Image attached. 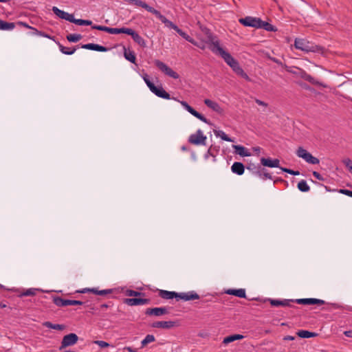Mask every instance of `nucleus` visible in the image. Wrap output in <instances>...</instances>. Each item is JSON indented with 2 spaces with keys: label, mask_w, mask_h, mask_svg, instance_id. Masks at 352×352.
Listing matches in <instances>:
<instances>
[{
  "label": "nucleus",
  "mask_w": 352,
  "mask_h": 352,
  "mask_svg": "<svg viewBox=\"0 0 352 352\" xmlns=\"http://www.w3.org/2000/svg\"><path fill=\"white\" fill-rule=\"evenodd\" d=\"M91 28L94 30H98L100 31H104L112 34H126L128 35L131 36L133 41L138 43L141 47H144L146 46V42L144 39L139 35L136 32L133 30L128 28H109L107 26L98 25H94L91 26Z\"/></svg>",
  "instance_id": "obj_1"
},
{
  "label": "nucleus",
  "mask_w": 352,
  "mask_h": 352,
  "mask_svg": "<svg viewBox=\"0 0 352 352\" xmlns=\"http://www.w3.org/2000/svg\"><path fill=\"white\" fill-rule=\"evenodd\" d=\"M159 296L162 298L166 300H170L175 298L177 299V300H183L184 301L197 300L200 298L199 295H198L195 291L177 293L175 292H169L160 289L159 291Z\"/></svg>",
  "instance_id": "obj_2"
},
{
  "label": "nucleus",
  "mask_w": 352,
  "mask_h": 352,
  "mask_svg": "<svg viewBox=\"0 0 352 352\" xmlns=\"http://www.w3.org/2000/svg\"><path fill=\"white\" fill-rule=\"evenodd\" d=\"M294 47L305 52H320L322 50V47L315 45L307 39L299 38L295 39Z\"/></svg>",
  "instance_id": "obj_3"
},
{
  "label": "nucleus",
  "mask_w": 352,
  "mask_h": 352,
  "mask_svg": "<svg viewBox=\"0 0 352 352\" xmlns=\"http://www.w3.org/2000/svg\"><path fill=\"white\" fill-rule=\"evenodd\" d=\"M296 154L298 157L303 159L306 162L310 164H318L320 162V160L317 157L313 156L309 152L301 146L298 148Z\"/></svg>",
  "instance_id": "obj_4"
},
{
  "label": "nucleus",
  "mask_w": 352,
  "mask_h": 352,
  "mask_svg": "<svg viewBox=\"0 0 352 352\" xmlns=\"http://www.w3.org/2000/svg\"><path fill=\"white\" fill-rule=\"evenodd\" d=\"M173 100L178 101L180 102V104L182 105V107L188 111L190 114L200 120L201 121L208 124H210V121L208 120L206 118H205L202 114L195 110L191 106H190L185 101H179V100H177L175 98H173Z\"/></svg>",
  "instance_id": "obj_5"
},
{
  "label": "nucleus",
  "mask_w": 352,
  "mask_h": 352,
  "mask_svg": "<svg viewBox=\"0 0 352 352\" xmlns=\"http://www.w3.org/2000/svg\"><path fill=\"white\" fill-rule=\"evenodd\" d=\"M155 66L163 73H164L166 75L174 78L177 79L179 78V74L173 71L170 67H169L168 65H166L163 62L156 60L155 61Z\"/></svg>",
  "instance_id": "obj_6"
},
{
  "label": "nucleus",
  "mask_w": 352,
  "mask_h": 352,
  "mask_svg": "<svg viewBox=\"0 0 352 352\" xmlns=\"http://www.w3.org/2000/svg\"><path fill=\"white\" fill-rule=\"evenodd\" d=\"M206 43L210 44L209 48L214 54H217L219 52L217 49H222L219 45V40L209 31L206 32Z\"/></svg>",
  "instance_id": "obj_7"
},
{
  "label": "nucleus",
  "mask_w": 352,
  "mask_h": 352,
  "mask_svg": "<svg viewBox=\"0 0 352 352\" xmlns=\"http://www.w3.org/2000/svg\"><path fill=\"white\" fill-rule=\"evenodd\" d=\"M206 136L203 134L201 129H198L195 133L191 134L188 142L195 145H206Z\"/></svg>",
  "instance_id": "obj_8"
},
{
  "label": "nucleus",
  "mask_w": 352,
  "mask_h": 352,
  "mask_svg": "<svg viewBox=\"0 0 352 352\" xmlns=\"http://www.w3.org/2000/svg\"><path fill=\"white\" fill-rule=\"evenodd\" d=\"M52 300L53 302L58 307L82 305L84 304V302L80 300L63 299L60 296H54Z\"/></svg>",
  "instance_id": "obj_9"
},
{
  "label": "nucleus",
  "mask_w": 352,
  "mask_h": 352,
  "mask_svg": "<svg viewBox=\"0 0 352 352\" xmlns=\"http://www.w3.org/2000/svg\"><path fill=\"white\" fill-rule=\"evenodd\" d=\"M78 340V337L76 333H71L65 336L62 340L60 350L69 346L74 345Z\"/></svg>",
  "instance_id": "obj_10"
},
{
  "label": "nucleus",
  "mask_w": 352,
  "mask_h": 352,
  "mask_svg": "<svg viewBox=\"0 0 352 352\" xmlns=\"http://www.w3.org/2000/svg\"><path fill=\"white\" fill-rule=\"evenodd\" d=\"M260 18L246 16L245 18H241L239 19V22L246 27H252L258 28L260 26Z\"/></svg>",
  "instance_id": "obj_11"
},
{
  "label": "nucleus",
  "mask_w": 352,
  "mask_h": 352,
  "mask_svg": "<svg viewBox=\"0 0 352 352\" xmlns=\"http://www.w3.org/2000/svg\"><path fill=\"white\" fill-rule=\"evenodd\" d=\"M151 13L155 15V16L159 19L166 27H168L174 30L177 29V26L175 25L173 22L167 19L164 15H162L158 10L153 8L151 10Z\"/></svg>",
  "instance_id": "obj_12"
},
{
  "label": "nucleus",
  "mask_w": 352,
  "mask_h": 352,
  "mask_svg": "<svg viewBox=\"0 0 352 352\" xmlns=\"http://www.w3.org/2000/svg\"><path fill=\"white\" fill-rule=\"evenodd\" d=\"M217 50L219 52L217 54L219 55L230 67L238 63V61L234 59L230 53L226 52L223 48Z\"/></svg>",
  "instance_id": "obj_13"
},
{
  "label": "nucleus",
  "mask_w": 352,
  "mask_h": 352,
  "mask_svg": "<svg viewBox=\"0 0 352 352\" xmlns=\"http://www.w3.org/2000/svg\"><path fill=\"white\" fill-rule=\"evenodd\" d=\"M168 308L166 307L148 308L146 309L145 314L148 316H160L168 314Z\"/></svg>",
  "instance_id": "obj_14"
},
{
  "label": "nucleus",
  "mask_w": 352,
  "mask_h": 352,
  "mask_svg": "<svg viewBox=\"0 0 352 352\" xmlns=\"http://www.w3.org/2000/svg\"><path fill=\"white\" fill-rule=\"evenodd\" d=\"M294 302H296L300 305H325L326 302L323 300L317 299V298H299L294 300Z\"/></svg>",
  "instance_id": "obj_15"
},
{
  "label": "nucleus",
  "mask_w": 352,
  "mask_h": 352,
  "mask_svg": "<svg viewBox=\"0 0 352 352\" xmlns=\"http://www.w3.org/2000/svg\"><path fill=\"white\" fill-rule=\"evenodd\" d=\"M270 302V305L272 307H292V303L294 302V299H284V300H278V299H268Z\"/></svg>",
  "instance_id": "obj_16"
},
{
  "label": "nucleus",
  "mask_w": 352,
  "mask_h": 352,
  "mask_svg": "<svg viewBox=\"0 0 352 352\" xmlns=\"http://www.w3.org/2000/svg\"><path fill=\"white\" fill-rule=\"evenodd\" d=\"M150 300L148 298H126L124 302L129 306H136L148 304Z\"/></svg>",
  "instance_id": "obj_17"
},
{
  "label": "nucleus",
  "mask_w": 352,
  "mask_h": 352,
  "mask_svg": "<svg viewBox=\"0 0 352 352\" xmlns=\"http://www.w3.org/2000/svg\"><path fill=\"white\" fill-rule=\"evenodd\" d=\"M298 76L301 78L309 82L312 85L325 87L321 82H320L318 80L315 79L314 77H312L311 75L308 74L305 71H304L302 69H299Z\"/></svg>",
  "instance_id": "obj_18"
},
{
  "label": "nucleus",
  "mask_w": 352,
  "mask_h": 352,
  "mask_svg": "<svg viewBox=\"0 0 352 352\" xmlns=\"http://www.w3.org/2000/svg\"><path fill=\"white\" fill-rule=\"evenodd\" d=\"M151 91L160 98L167 100L170 99V94L167 93L162 86L157 87L154 85L151 87Z\"/></svg>",
  "instance_id": "obj_19"
},
{
  "label": "nucleus",
  "mask_w": 352,
  "mask_h": 352,
  "mask_svg": "<svg viewBox=\"0 0 352 352\" xmlns=\"http://www.w3.org/2000/svg\"><path fill=\"white\" fill-rule=\"evenodd\" d=\"M254 168L256 170L253 171V174L259 178L265 180L267 179H272L271 175L266 172V170L264 168H262L261 166H254Z\"/></svg>",
  "instance_id": "obj_20"
},
{
  "label": "nucleus",
  "mask_w": 352,
  "mask_h": 352,
  "mask_svg": "<svg viewBox=\"0 0 352 352\" xmlns=\"http://www.w3.org/2000/svg\"><path fill=\"white\" fill-rule=\"evenodd\" d=\"M52 10L53 12L59 18L71 22L73 14H69L63 10H61L56 6L52 7Z\"/></svg>",
  "instance_id": "obj_21"
},
{
  "label": "nucleus",
  "mask_w": 352,
  "mask_h": 352,
  "mask_svg": "<svg viewBox=\"0 0 352 352\" xmlns=\"http://www.w3.org/2000/svg\"><path fill=\"white\" fill-rule=\"evenodd\" d=\"M175 326V322L173 321H157L151 324L153 328L170 329Z\"/></svg>",
  "instance_id": "obj_22"
},
{
  "label": "nucleus",
  "mask_w": 352,
  "mask_h": 352,
  "mask_svg": "<svg viewBox=\"0 0 352 352\" xmlns=\"http://www.w3.org/2000/svg\"><path fill=\"white\" fill-rule=\"evenodd\" d=\"M280 161L278 159L271 160L270 158L262 157L261 159V164L264 166L270 168H278Z\"/></svg>",
  "instance_id": "obj_23"
},
{
  "label": "nucleus",
  "mask_w": 352,
  "mask_h": 352,
  "mask_svg": "<svg viewBox=\"0 0 352 352\" xmlns=\"http://www.w3.org/2000/svg\"><path fill=\"white\" fill-rule=\"evenodd\" d=\"M232 148L234 149V153L242 157L251 156V153L248 148L241 145H232Z\"/></svg>",
  "instance_id": "obj_24"
},
{
  "label": "nucleus",
  "mask_w": 352,
  "mask_h": 352,
  "mask_svg": "<svg viewBox=\"0 0 352 352\" xmlns=\"http://www.w3.org/2000/svg\"><path fill=\"white\" fill-rule=\"evenodd\" d=\"M87 292H91L94 294L100 295V296H104L112 293V289H102V290H98L96 288H86L80 291V293H85Z\"/></svg>",
  "instance_id": "obj_25"
},
{
  "label": "nucleus",
  "mask_w": 352,
  "mask_h": 352,
  "mask_svg": "<svg viewBox=\"0 0 352 352\" xmlns=\"http://www.w3.org/2000/svg\"><path fill=\"white\" fill-rule=\"evenodd\" d=\"M82 48L98 52H107L108 50L107 47L95 43H87L82 45Z\"/></svg>",
  "instance_id": "obj_26"
},
{
  "label": "nucleus",
  "mask_w": 352,
  "mask_h": 352,
  "mask_svg": "<svg viewBox=\"0 0 352 352\" xmlns=\"http://www.w3.org/2000/svg\"><path fill=\"white\" fill-rule=\"evenodd\" d=\"M204 104L209 108L212 109L213 111L221 113L222 112V109L221 108L220 105L210 99H205L204 100Z\"/></svg>",
  "instance_id": "obj_27"
},
{
  "label": "nucleus",
  "mask_w": 352,
  "mask_h": 352,
  "mask_svg": "<svg viewBox=\"0 0 352 352\" xmlns=\"http://www.w3.org/2000/svg\"><path fill=\"white\" fill-rule=\"evenodd\" d=\"M231 170H232V173H234L238 175H241L244 173L245 167L241 162H234L232 165Z\"/></svg>",
  "instance_id": "obj_28"
},
{
  "label": "nucleus",
  "mask_w": 352,
  "mask_h": 352,
  "mask_svg": "<svg viewBox=\"0 0 352 352\" xmlns=\"http://www.w3.org/2000/svg\"><path fill=\"white\" fill-rule=\"evenodd\" d=\"M227 294L233 295L239 298H245V289H229L226 291Z\"/></svg>",
  "instance_id": "obj_29"
},
{
  "label": "nucleus",
  "mask_w": 352,
  "mask_h": 352,
  "mask_svg": "<svg viewBox=\"0 0 352 352\" xmlns=\"http://www.w3.org/2000/svg\"><path fill=\"white\" fill-rule=\"evenodd\" d=\"M244 338V336L243 335H241V334H234V335H231V336H229L228 337H226L223 340V343L224 344H228L230 342H232L234 341H236V340H241Z\"/></svg>",
  "instance_id": "obj_30"
},
{
  "label": "nucleus",
  "mask_w": 352,
  "mask_h": 352,
  "mask_svg": "<svg viewBox=\"0 0 352 352\" xmlns=\"http://www.w3.org/2000/svg\"><path fill=\"white\" fill-rule=\"evenodd\" d=\"M14 28V23L7 22L0 19V30H12Z\"/></svg>",
  "instance_id": "obj_31"
},
{
  "label": "nucleus",
  "mask_w": 352,
  "mask_h": 352,
  "mask_svg": "<svg viewBox=\"0 0 352 352\" xmlns=\"http://www.w3.org/2000/svg\"><path fill=\"white\" fill-rule=\"evenodd\" d=\"M260 22L258 28H263L269 32H276L277 30L274 25L267 22L263 21L261 19H260Z\"/></svg>",
  "instance_id": "obj_32"
},
{
  "label": "nucleus",
  "mask_w": 352,
  "mask_h": 352,
  "mask_svg": "<svg viewBox=\"0 0 352 352\" xmlns=\"http://www.w3.org/2000/svg\"><path fill=\"white\" fill-rule=\"evenodd\" d=\"M297 335L302 338H309L316 336V333L307 330H300L297 332Z\"/></svg>",
  "instance_id": "obj_33"
},
{
  "label": "nucleus",
  "mask_w": 352,
  "mask_h": 352,
  "mask_svg": "<svg viewBox=\"0 0 352 352\" xmlns=\"http://www.w3.org/2000/svg\"><path fill=\"white\" fill-rule=\"evenodd\" d=\"M214 133L217 137L221 138L223 140L227 142H234V140L229 138L223 131L214 130Z\"/></svg>",
  "instance_id": "obj_34"
},
{
  "label": "nucleus",
  "mask_w": 352,
  "mask_h": 352,
  "mask_svg": "<svg viewBox=\"0 0 352 352\" xmlns=\"http://www.w3.org/2000/svg\"><path fill=\"white\" fill-rule=\"evenodd\" d=\"M71 23H74L78 25H91L92 21L90 20H85V19H76L74 16L71 20Z\"/></svg>",
  "instance_id": "obj_35"
},
{
  "label": "nucleus",
  "mask_w": 352,
  "mask_h": 352,
  "mask_svg": "<svg viewBox=\"0 0 352 352\" xmlns=\"http://www.w3.org/2000/svg\"><path fill=\"white\" fill-rule=\"evenodd\" d=\"M37 291H38V289L30 288V289H28L25 290L24 292L21 293L20 294H19V297H23V296H35Z\"/></svg>",
  "instance_id": "obj_36"
},
{
  "label": "nucleus",
  "mask_w": 352,
  "mask_h": 352,
  "mask_svg": "<svg viewBox=\"0 0 352 352\" xmlns=\"http://www.w3.org/2000/svg\"><path fill=\"white\" fill-rule=\"evenodd\" d=\"M298 188L301 192H308L310 190V187L307 184L306 181L303 180V179L298 182Z\"/></svg>",
  "instance_id": "obj_37"
},
{
  "label": "nucleus",
  "mask_w": 352,
  "mask_h": 352,
  "mask_svg": "<svg viewBox=\"0 0 352 352\" xmlns=\"http://www.w3.org/2000/svg\"><path fill=\"white\" fill-rule=\"evenodd\" d=\"M124 57L126 60L130 61L131 63H135L136 58L135 53L132 51H126L125 50L124 53Z\"/></svg>",
  "instance_id": "obj_38"
},
{
  "label": "nucleus",
  "mask_w": 352,
  "mask_h": 352,
  "mask_svg": "<svg viewBox=\"0 0 352 352\" xmlns=\"http://www.w3.org/2000/svg\"><path fill=\"white\" fill-rule=\"evenodd\" d=\"M82 35L78 34H70L67 36V39L69 42L76 43L82 38Z\"/></svg>",
  "instance_id": "obj_39"
},
{
  "label": "nucleus",
  "mask_w": 352,
  "mask_h": 352,
  "mask_svg": "<svg viewBox=\"0 0 352 352\" xmlns=\"http://www.w3.org/2000/svg\"><path fill=\"white\" fill-rule=\"evenodd\" d=\"M44 326L47 327V328H50V329H56V330H59V331H61L64 329V326L62 325V324H52V322H45L44 323Z\"/></svg>",
  "instance_id": "obj_40"
},
{
  "label": "nucleus",
  "mask_w": 352,
  "mask_h": 352,
  "mask_svg": "<svg viewBox=\"0 0 352 352\" xmlns=\"http://www.w3.org/2000/svg\"><path fill=\"white\" fill-rule=\"evenodd\" d=\"M175 31L182 37L184 38V39H186V41H188V42H190V43H194L193 42V38H191L190 36H188L186 32H184V31H182L181 29H179L178 27H177V29L175 30Z\"/></svg>",
  "instance_id": "obj_41"
},
{
  "label": "nucleus",
  "mask_w": 352,
  "mask_h": 352,
  "mask_svg": "<svg viewBox=\"0 0 352 352\" xmlns=\"http://www.w3.org/2000/svg\"><path fill=\"white\" fill-rule=\"evenodd\" d=\"M59 48L62 53L67 55L73 54L76 51L75 48H67L60 44H59Z\"/></svg>",
  "instance_id": "obj_42"
},
{
  "label": "nucleus",
  "mask_w": 352,
  "mask_h": 352,
  "mask_svg": "<svg viewBox=\"0 0 352 352\" xmlns=\"http://www.w3.org/2000/svg\"><path fill=\"white\" fill-rule=\"evenodd\" d=\"M155 340L154 336L153 335H147L145 338L142 341V346H146L147 344L153 342Z\"/></svg>",
  "instance_id": "obj_43"
},
{
  "label": "nucleus",
  "mask_w": 352,
  "mask_h": 352,
  "mask_svg": "<svg viewBox=\"0 0 352 352\" xmlns=\"http://www.w3.org/2000/svg\"><path fill=\"white\" fill-rule=\"evenodd\" d=\"M238 76H241V78L245 79L247 81H251L250 78L248 76V75L244 72V70L242 69V67L240 68L239 71L236 73Z\"/></svg>",
  "instance_id": "obj_44"
},
{
  "label": "nucleus",
  "mask_w": 352,
  "mask_h": 352,
  "mask_svg": "<svg viewBox=\"0 0 352 352\" xmlns=\"http://www.w3.org/2000/svg\"><path fill=\"white\" fill-rule=\"evenodd\" d=\"M343 164L349 168V171L352 173V161L349 158L344 159Z\"/></svg>",
  "instance_id": "obj_45"
},
{
  "label": "nucleus",
  "mask_w": 352,
  "mask_h": 352,
  "mask_svg": "<svg viewBox=\"0 0 352 352\" xmlns=\"http://www.w3.org/2000/svg\"><path fill=\"white\" fill-rule=\"evenodd\" d=\"M94 342V344L99 346L100 348H106L110 346V344L108 342L102 340H96Z\"/></svg>",
  "instance_id": "obj_46"
},
{
  "label": "nucleus",
  "mask_w": 352,
  "mask_h": 352,
  "mask_svg": "<svg viewBox=\"0 0 352 352\" xmlns=\"http://www.w3.org/2000/svg\"><path fill=\"white\" fill-rule=\"evenodd\" d=\"M31 30L33 31L32 32V34H35V35H39V36H44V37H47V38H50L47 34H46L44 32H42L41 31H38V30H36V28H31Z\"/></svg>",
  "instance_id": "obj_47"
},
{
  "label": "nucleus",
  "mask_w": 352,
  "mask_h": 352,
  "mask_svg": "<svg viewBox=\"0 0 352 352\" xmlns=\"http://www.w3.org/2000/svg\"><path fill=\"white\" fill-rule=\"evenodd\" d=\"M126 294L129 296H138L142 295V294L139 292H136L134 290L129 289L126 291Z\"/></svg>",
  "instance_id": "obj_48"
},
{
  "label": "nucleus",
  "mask_w": 352,
  "mask_h": 352,
  "mask_svg": "<svg viewBox=\"0 0 352 352\" xmlns=\"http://www.w3.org/2000/svg\"><path fill=\"white\" fill-rule=\"evenodd\" d=\"M282 171L287 173L289 174L293 175H298L300 174L299 171L297 170H293L292 169H289L287 168H280Z\"/></svg>",
  "instance_id": "obj_49"
},
{
  "label": "nucleus",
  "mask_w": 352,
  "mask_h": 352,
  "mask_svg": "<svg viewBox=\"0 0 352 352\" xmlns=\"http://www.w3.org/2000/svg\"><path fill=\"white\" fill-rule=\"evenodd\" d=\"M143 79L146 84V85L148 87L149 89H151V87H153L155 85L150 80L148 76L147 75H145L143 77Z\"/></svg>",
  "instance_id": "obj_50"
},
{
  "label": "nucleus",
  "mask_w": 352,
  "mask_h": 352,
  "mask_svg": "<svg viewBox=\"0 0 352 352\" xmlns=\"http://www.w3.org/2000/svg\"><path fill=\"white\" fill-rule=\"evenodd\" d=\"M339 192L352 197V190L347 189H340Z\"/></svg>",
  "instance_id": "obj_51"
},
{
  "label": "nucleus",
  "mask_w": 352,
  "mask_h": 352,
  "mask_svg": "<svg viewBox=\"0 0 352 352\" xmlns=\"http://www.w3.org/2000/svg\"><path fill=\"white\" fill-rule=\"evenodd\" d=\"M313 175L318 180L320 181H324V177L318 172L316 171H314L313 172Z\"/></svg>",
  "instance_id": "obj_52"
},
{
  "label": "nucleus",
  "mask_w": 352,
  "mask_h": 352,
  "mask_svg": "<svg viewBox=\"0 0 352 352\" xmlns=\"http://www.w3.org/2000/svg\"><path fill=\"white\" fill-rule=\"evenodd\" d=\"M193 42L194 43H192V45L198 47L199 48L201 49V50H204L206 48V45L201 43H198L197 41H195L194 39H193Z\"/></svg>",
  "instance_id": "obj_53"
},
{
  "label": "nucleus",
  "mask_w": 352,
  "mask_h": 352,
  "mask_svg": "<svg viewBox=\"0 0 352 352\" xmlns=\"http://www.w3.org/2000/svg\"><path fill=\"white\" fill-rule=\"evenodd\" d=\"M241 67L239 65V62L237 63H236L234 65H233L231 68L232 69V70L236 73L237 71H239Z\"/></svg>",
  "instance_id": "obj_54"
},
{
  "label": "nucleus",
  "mask_w": 352,
  "mask_h": 352,
  "mask_svg": "<svg viewBox=\"0 0 352 352\" xmlns=\"http://www.w3.org/2000/svg\"><path fill=\"white\" fill-rule=\"evenodd\" d=\"M255 102L256 104H258V105L260 106H263V107H267V104L261 100H258V99H256L255 100Z\"/></svg>",
  "instance_id": "obj_55"
},
{
  "label": "nucleus",
  "mask_w": 352,
  "mask_h": 352,
  "mask_svg": "<svg viewBox=\"0 0 352 352\" xmlns=\"http://www.w3.org/2000/svg\"><path fill=\"white\" fill-rule=\"evenodd\" d=\"M124 349L128 351L129 352H138L136 349H133L131 346H125Z\"/></svg>",
  "instance_id": "obj_56"
},
{
  "label": "nucleus",
  "mask_w": 352,
  "mask_h": 352,
  "mask_svg": "<svg viewBox=\"0 0 352 352\" xmlns=\"http://www.w3.org/2000/svg\"><path fill=\"white\" fill-rule=\"evenodd\" d=\"M344 334L348 338H352V330L345 331Z\"/></svg>",
  "instance_id": "obj_57"
},
{
  "label": "nucleus",
  "mask_w": 352,
  "mask_h": 352,
  "mask_svg": "<svg viewBox=\"0 0 352 352\" xmlns=\"http://www.w3.org/2000/svg\"><path fill=\"white\" fill-rule=\"evenodd\" d=\"M18 24H19V25L23 26V27H25V28H29V29H31V28H32V27H30L28 24H27V23H25V22H21V21H20V22H19V23H18Z\"/></svg>",
  "instance_id": "obj_58"
},
{
  "label": "nucleus",
  "mask_w": 352,
  "mask_h": 352,
  "mask_svg": "<svg viewBox=\"0 0 352 352\" xmlns=\"http://www.w3.org/2000/svg\"><path fill=\"white\" fill-rule=\"evenodd\" d=\"M330 305L333 309H340L342 307V306H340V305L336 304V303H331V304H330Z\"/></svg>",
  "instance_id": "obj_59"
},
{
  "label": "nucleus",
  "mask_w": 352,
  "mask_h": 352,
  "mask_svg": "<svg viewBox=\"0 0 352 352\" xmlns=\"http://www.w3.org/2000/svg\"><path fill=\"white\" fill-rule=\"evenodd\" d=\"M285 340H294V337L292 336H287L284 338Z\"/></svg>",
  "instance_id": "obj_60"
},
{
  "label": "nucleus",
  "mask_w": 352,
  "mask_h": 352,
  "mask_svg": "<svg viewBox=\"0 0 352 352\" xmlns=\"http://www.w3.org/2000/svg\"><path fill=\"white\" fill-rule=\"evenodd\" d=\"M254 166H255V165H254V164H252V165H250V166H248L247 167V169L250 170H252V172H253V171L256 170V169L254 168Z\"/></svg>",
  "instance_id": "obj_61"
},
{
  "label": "nucleus",
  "mask_w": 352,
  "mask_h": 352,
  "mask_svg": "<svg viewBox=\"0 0 352 352\" xmlns=\"http://www.w3.org/2000/svg\"><path fill=\"white\" fill-rule=\"evenodd\" d=\"M253 150L256 153H259L261 148L259 146H256L253 148Z\"/></svg>",
  "instance_id": "obj_62"
},
{
  "label": "nucleus",
  "mask_w": 352,
  "mask_h": 352,
  "mask_svg": "<svg viewBox=\"0 0 352 352\" xmlns=\"http://www.w3.org/2000/svg\"><path fill=\"white\" fill-rule=\"evenodd\" d=\"M108 307H109V305H107V304H102L100 305L101 309H107Z\"/></svg>",
  "instance_id": "obj_63"
},
{
  "label": "nucleus",
  "mask_w": 352,
  "mask_h": 352,
  "mask_svg": "<svg viewBox=\"0 0 352 352\" xmlns=\"http://www.w3.org/2000/svg\"><path fill=\"white\" fill-rule=\"evenodd\" d=\"M6 307H7L6 304L0 302V307L1 308H5Z\"/></svg>",
  "instance_id": "obj_64"
}]
</instances>
